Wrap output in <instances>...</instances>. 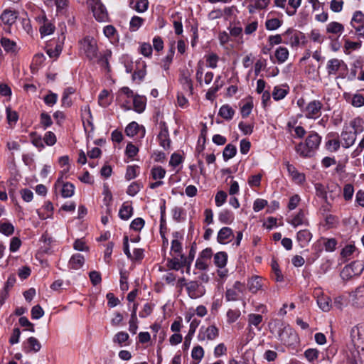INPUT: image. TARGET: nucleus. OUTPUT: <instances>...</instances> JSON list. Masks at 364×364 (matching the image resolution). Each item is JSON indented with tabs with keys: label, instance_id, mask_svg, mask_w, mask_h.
Masks as SVG:
<instances>
[{
	"label": "nucleus",
	"instance_id": "nucleus-45",
	"mask_svg": "<svg viewBox=\"0 0 364 364\" xmlns=\"http://www.w3.org/2000/svg\"><path fill=\"white\" fill-rule=\"evenodd\" d=\"M144 22V19L143 18L137 16H133L129 22V30L132 32L138 31Z\"/></svg>",
	"mask_w": 364,
	"mask_h": 364
},
{
	"label": "nucleus",
	"instance_id": "nucleus-6",
	"mask_svg": "<svg viewBox=\"0 0 364 364\" xmlns=\"http://www.w3.org/2000/svg\"><path fill=\"white\" fill-rule=\"evenodd\" d=\"M323 107L320 100H314L306 105L303 112L307 119H316L321 117Z\"/></svg>",
	"mask_w": 364,
	"mask_h": 364
},
{
	"label": "nucleus",
	"instance_id": "nucleus-53",
	"mask_svg": "<svg viewBox=\"0 0 364 364\" xmlns=\"http://www.w3.org/2000/svg\"><path fill=\"white\" fill-rule=\"evenodd\" d=\"M43 210L46 211V213H41L38 212V215L41 219L45 220L46 218H50L53 215V206L51 202L48 201L46 202L43 205Z\"/></svg>",
	"mask_w": 364,
	"mask_h": 364
},
{
	"label": "nucleus",
	"instance_id": "nucleus-44",
	"mask_svg": "<svg viewBox=\"0 0 364 364\" xmlns=\"http://www.w3.org/2000/svg\"><path fill=\"white\" fill-rule=\"evenodd\" d=\"M233 219L232 213L228 210H223L218 215V220L223 224H230Z\"/></svg>",
	"mask_w": 364,
	"mask_h": 364
},
{
	"label": "nucleus",
	"instance_id": "nucleus-42",
	"mask_svg": "<svg viewBox=\"0 0 364 364\" xmlns=\"http://www.w3.org/2000/svg\"><path fill=\"white\" fill-rule=\"evenodd\" d=\"M331 300L330 297L327 296H322L320 297H318L317 299V304L318 306L323 311H328L331 309Z\"/></svg>",
	"mask_w": 364,
	"mask_h": 364
},
{
	"label": "nucleus",
	"instance_id": "nucleus-35",
	"mask_svg": "<svg viewBox=\"0 0 364 364\" xmlns=\"http://www.w3.org/2000/svg\"><path fill=\"white\" fill-rule=\"evenodd\" d=\"M274 56L278 63H283L288 59L289 50L285 47L279 46L275 50Z\"/></svg>",
	"mask_w": 364,
	"mask_h": 364
},
{
	"label": "nucleus",
	"instance_id": "nucleus-56",
	"mask_svg": "<svg viewBox=\"0 0 364 364\" xmlns=\"http://www.w3.org/2000/svg\"><path fill=\"white\" fill-rule=\"evenodd\" d=\"M319 351L316 348H309L305 350L304 356L309 362H314L318 358Z\"/></svg>",
	"mask_w": 364,
	"mask_h": 364
},
{
	"label": "nucleus",
	"instance_id": "nucleus-7",
	"mask_svg": "<svg viewBox=\"0 0 364 364\" xmlns=\"http://www.w3.org/2000/svg\"><path fill=\"white\" fill-rule=\"evenodd\" d=\"M219 336V329L215 325L208 327L201 326L199 329L197 338L200 342L213 341Z\"/></svg>",
	"mask_w": 364,
	"mask_h": 364
},
{
	"label": "nucleus",
	"instance_id": "nucleus-64",
	"mask_svg": "<svg viewBox=\"0 0 364 364\" xmlns=\"http://www.w3.org/2000/svg\"><path fill=\"white\" fill-rule=\"evenodd\" d=\"M58 95L53 93L52 92H49L48 95H46L43 97L44 102L49 107H53L57 102Z\"/></svg>",
	"mask_w": 364,
	"mask_h": 364
},
{
	"label": "nucleus",
	"instance_id": "nucleus-40",
	"mask_svg": "<svg viewBox=\"0 0 364 364\" xmlns=\"http://www.w3.org/2000/svg\"><path fill=\"white\" fill-rule=\"evenodd\" d=\"M29 136L33 146L40 150L44 149L45 145L43 138H42L41 135L38 134L36 132H31Z\"/></svg>",
	"mask_w": 364,
	"mask_h": 364
},
{
	"label": "nucleus",
	"instance_id": "nucleus-4",
	"mask_svg": "<svg viewBox=\"0 0 364 364\" xmlns=\"http://www.w3.org/2000/svg\"><path fill=\"white\" fill-rule=\"evenodd\" d=\"M80 53L84 55L90 60L98 58L97 41L91 36H85L79 41Z\"/></svg>",
	"mask_w": 364,
	"mask_h": 364
},
{
	"label": "nucleus",
	"instance_id": "nucleus-34",
	"mask_svg": "<svg viewBox=\"0 0 364 364\" xmlns=\"http://www.w3.org/2000/svg\"><path fill=\"white\" fill-rule=\"evenodd\" d=\"M129 338V334L125 331H119L113 337V343L119 346H128L129 343H125Z\"/></svg>",
	"mask_w": 364,
	"mask_h": 364
},
{
	"label": "nucleus",
	"instance_id": "nucleus-57",
	"mask_svg": "<svg viewBox=\"0 0 364 364\" xmlns=\"http://www.w3.org/2000/svg\"><path fill=\"white\" fill-rule=\"evenodd\" d=\"M241 313L239 309H229L227 312V321L228 323L235 322L240 316Z\"/></svg>",
	"mask_w": 364,
	"mask_h": 364
},
{
	"label": "nucleus",
	"instance_id": "nucleus-60",
	"mask_svg": "<svg viewBox=\"0 0 364 364\" xmlns=\"http://www.w3.org/2000/svg\"><path fill=\"white\" fill-rule=\"evenodd\" d=\"M40 122L45 129L50 127L53 124L51 117L46 112H42L41 114Z\"/></svg>",
	"mask_w": 364,
	"mask_h": 364
},
{
	"label": "nucleus",
	"instance_id": "nucleus-10",
	"mask_svg": "<svg viewBox=\"0 0 364 364\" xmlns=\"http://www.w3.org/2000/svg\"><path fill=\"white\" fill-rule=\"evenodd\" d=\"M245 289V284L239 281H236L231 287L227 288L225 294V299L228 301H237Z\"/></svg>",
	"mask_w": 364,
	"mask_h": 364
},
{
	"label": "nucleus",
	"instance_id": "nucleus-47",
	"mask_svg": "<svg viewBox=\"0 0 364 364\" xmlns=\"http://www.w3.org/2000/svg\"><path fill=\"white\" fill-rule=\"evenodd\" d=\"M282 20L277 18L267 19L265 22L266 29L268 31H274L279 28L282 25Z\"/></svg>",
	"mask_w": 364,
	"mask_h": 364
},
{
	"label": "nucleus",
	"instance_id": "nucleus-50",
	"mask_svg": "<svg viewBox=\"0 0 364 364\" xmlns=\"http://www.w3.org/2000/svg\"><path fill=\"white\" fill-rule=\"evenodd\" d=\"M75 192V186L73 183L67 182L63 184L61 195L63 198H70L73 196Z\"/></svg>",
	"mask_w": 364,
	"mask_h": 364
},
{
	"label": "nucleus",
	"instance_id": "nucleus-46",
	"mask_svg": "<svg viewBox=\"0 0 364 364\" xmlns=\"http://www.w3.org/2000/svg\"><path fill=\"white\" fill-rule=\"evenodd\" d=\"M363 120L360 117H356L350 122V127L353 129V132L356 134L361 133L363 129Z\"/></svg>",
	"mask_w": 364,
	"mask_h": 364
},
{
	"label": "nucleus",
	"instance_id": "nucleus-61",
	"mask_svg": "<svg viewBox=\"0 0 364 364\" xmlns=\"http://www.w3.org/2000/svg\"><path fill=\"white\" fill-rule=\"evenodd\" d=\"M315 188L316 196L319 198H323L324 200V202H326V200H328V196L325 186H323L321 183H316L315 185Z\"/></svg>",
	"mask_w": 364,
	"mask_h": 364
},
{
	"label": "nucleus",
	"instance_id": "nucleus-62",
	"mask_svg": "<svg viewBox=\"0 0 364 364\" xmlns=\"http://www.w3.org/2000/svg\"><path fill=\"white\" fill-rule=\"evenodd\" d=\"M271 266H272V271H273L274 277H275L274 279L277 282H282L284 280V277H283L281 270L279 269L278 263L276 261L273 260L272 262Z\"/></svg>",
	"mask_w": 364,
	"mask_h": 364
},
{
	"label": "nucleus",
	"instance_id": "nucleus-26",
	"mask_svg": "<svg viewBox=\"0 0 364 364\" xmlns=\"http://www.w3.org/2000/svg\"><path fill=\"white\" fill-rule=\"evenodd\" d=\"M85 263V257L80 253L73 255L69 260L68 265L71 269H79Z\"/></svg>",
	"mask_w": 364,
	"mask_h": 364
},
{
	"label": "nucleus",
	"instance_id": "nucleus-29",
	"mask_svg": "<svg viewBox=\"0 0 364 364\" xmlns=\"http://www.w3.org/2000/svg\"><path fill=\"white\" fill-rule=\"evenodd\" d=\"M343 31L344 26H343V24L336 21H332L328 23L326 26L327 33H331L340 36L343 32Z\"/></svg>",
	"mask_w": 364,
	"mask_h": 364
},
{
	"label": "nucleus",
	"instance_id": "nucleus-11",
	"mask_svg": "<svg viewBox=\"0 0 364 364\" xmlns=\"http://www.w3.org/2000/svg\"><path fill=\"white\" fill-rule=\"evenodd\" d=\"M350 25L359 38H364V14L362 11H357L353 14Z\"/></svg>",
	"mask_w": 364,
	"mask_h": 364
},
{
	"label": "nucleus",
	"instance_id": "nucleus-3",
	"mask_svg": "<svg viewBox=\"0 0 364 364\" xmlns=\"http://www.w3.org/2000/svg\"><path fill=\"white\" fill-rule=\"evenodd\" d=\"M272 331L276 332L279 339L284 344L291 345L297 338L295 331L289 325L280 321L274 323Z\"/></svg>",
	"mask_w": 364,
	"mask_h": 364
},
{
	"label": "nucleus",
	"instance_id": "nucleus-63",
	"mask_svg": "<svg viewBox=\"0 0 364 364\" xmlns=\"http://www.w3.org/2000/svg\"><path fill=\"white\" fill-rule=\"evenodd\" d=\"M144 220L141 218H137L132 221L130 228L135 231H140L144 228Z\"/></svg>",
	"mask_w": 364,
	"mask_h": 364
},
{
	"label": "nucleus",
	"instance_id": "nucleus-37",
	"mask_svg": "<svg viewBox=\"0 0 364 364\" xmlns=\"http://www.w3.org/2000/svg\"><path fill=\"white\" fill-rule=\"evenodd\" d=\"M237 153V148L235 145L228 144L225 147L223 152V157L224 161H227L229 159L233 158Z\"/></svg>",
	"mask_w": 364,
	"mask_h": 364
},
{
	"label": "nucleus",
	"instance_id": "nucleus-19",
	"mask_svg": "<svg viewBox=\"0 0 364 364\" xmlns=\"http://www.w3.org/2000/svg\"><path fill=\"white\" fill-rule=\"evenodd\" d=\"M179 82L182 85L184 93L188 95H191L193 94V87L190 75L184 71L182 72L181 73Z\"/></svg>",
	"mask_w": 364,
	"mask_h": 364
},
{
	"label": "nucleus",
	"instance_id": "nucleus-20",
	"mask_svg": "<svg viewBox=\"0 0 364 364\" xmlns=\"http://www.w3.org/2000/svg\"><path fill=\"white\" fill-rule=\"evenodd\" d=\"M18 18V13L11 9H5L1 14L0 18L5 25H13Z\"/></svg>",
	"mask_w": 364,
	"mask_h": 364
},
{
	"label": "nucleus",
	"instance_id": "nucleus-28",
	"mask_svg": "<svg viewBox=\"0 0 364 364\" xmlns=\"http://www.w3.org/2000/svg\"><path fill=\"white\" fill-rule=\"evenodd\" d=\"M27 346L24 347V351L26 353H37L41 348V344L38 340L35 337H30L27 339Z\"/></svg>",
	"mask_w": 364,
	"mask_h": 364
},
{
	"label": "nucleus",
	"instance_id": "nucleus-27",
	"mask_svg": "<svg viewBox=\"0 0 364 364\" xmlns=\"http://www.w3.org/2000/svg\"><path fill=\"white\" fill-rule=\"evenodd\" d=\"M289 223L296 228L301 225H308L309 221L306 218L304 211L303 210H299V211L292 218Z\"/></svg>",
	"mask_w": 364,
	"mask_h": 364
},
{
	"label": "nucleus",
	"instance_id": "nucleus-39",
	"mask_svg": "<svg viewBox=\"0 0 364 364\" xmlns=\"http://www.w3.org/2000/svg\"><path fill=\"white\" fill-rule=\"evenodd\" d=\"M166 267L169 269L178 271L182 268L181 263L179 261L178 256L174 255L172 257L166 259Z\"/></svg>",
	"mask_w": 364,
	"mask_h": 364
},
{
	"label": "nucleus",
	"instance_id": "nucleus-25",
	"mask_svg": "<svg viewBox=\"0 0 364 364\" xmlns=\"http://www.w3.org/2000/svg\"><path fill=\"white\" fill-rule=\"evenodd\" d=\"M146 105V98L144 96L136 95L133 97L134 109L138 113H141L145 110Z\"/></svg>",
	"mask_w": 364,
	"mask_h": 364
},
{
	"label": "nucleus",
	"instance_id": "nucleus-38",
	"mask_svg": "<svg viewBox=\"0 0 364 364\" xmlns=\"http://www.w3.org/2000/svg\"><path fill=\"white\" fill-rule=\"evenodd\" d=\"M0 232L6 235H11L14 232V225L4 220H0Z\"/></svg>",
	"mask_w": 364,
	"mask_h": 364
},
{
	"label": "nucleus",
	"instance_id": "nucleus-32",
	"mask_svg": "<svg viewBox=\"0 0 364 364\" xmlns=\"http://www.w3.org/2000/svg\"><path fill=\"white\" fill-rule=\"evenodd\" d=\"M343 61L337 58L331 59L327 63V72L328 75H336Z\"/></svg>",
	"mask_w": 364,
	"mask_h": 364
},
{
	"label": "nucleus",
	"instance_id": "nucleus-58",
	"mask_svg": "<svg viewBox=\"0 0 364 364\" xmlns=\"http://www.w3.org/2000/svg\"><path fill=\"white\" fill-rule=\"evenodd\" d=\"M108 96L109 92L107 90H103L101 91L98 97V102L100 106L106 107L109 105L110 101L108 99Z\"/></svg>",
	"mask_w": 364,
	"mask_h": 364
},
{
	"label": "nucleus",
	"instance_id": "nucleus-17",
	"mask_svg": "<svg viewBox=\"0 0 364 364\" xmlns=\"http://www.w3.org/2000/svg\"><path fill=\"white\" fill-rule=\"evenodd\" d=\"M247 285L251 293L257 294L259 291L263 289V279L257 275L252 276L247 279Z\"/></svg>",
	"mask_w": 364,
	"mask_h": 364
},
{
	"label": "nucleus",
	"instance_id": "nucleus-59",
	"mask_svg": "<svg viewBox=\"0 0 364 364\" xmlns=\"http://www.w3.org/2000/svg\"><path fill=\"white\" fill-rule=\"evenodd\" d=\"M364 92V89L362 90ZM351 105L355 107H360L364 105V94L356 93L352 97Z\"/></svg>",
	"mask_w": 364,
	"mask_h": 364
},
{
	"label": "nucleus",
	"instance_id": "nucleus-22",
	"mask_svg": "<svg viewBox=\"0 0 364 364\" xmlns=\"http://www.w3.org/2000/svg\"><path fill=\"white\" fill-rule=\"evenodd\" d=\"M312 238V234L309 230H301L297 232L296 240L301 247H306Z\"/></svg>",
	"mask_w": 364,
	"mask_h": 364
},
{
	"label": "nucleus",
	"instance_id": "nucleus-51",
	"mask_svg": "<svg viewBox=\"0 0 364 364\" xmlns=\"http://www.w3.org/2000/svg\"><path fill=\"white\" fill-rule=\"evenodd\" d=\"M151 175L154 180L162 179L166 175V170L161 166H154L151 170Z\"/></svg>",
	"mask_w": 364,
	"mask_h": 364
},
{
	"label": "nucleus",
	"instance_id": "nucleus-15",
	"mask_svg": "<svg viewBox=\"0 0 364 364\" xmlns=\"http://www.w3.org/2000/svg\"><path fill=\"white\" fill-rule=\"evenodd\" d=\"M357 134L350 129L348 126H344L341 134L342 146L348 149L353 146L356 140Z\"/></svg>",
	"mask_w": 364,
	"mask_h": 364
},
{
	"label": "nucleus",
	"instance_id": "nucleus-52",
	"mask_svg": "<svg viewBox=\"0 0 364 364\" xmlns=\"http://www.w3.org/2000/svg\"><path fill=\"white\" fill-rule=\"evenodd\" d=\"M191 357L199 363L204 357V350L200 346H194L191 351Z\"/></svg>",
	"mask_w": 364,
	"mask_h": 364
},
{
	"label": "nucleus",
	"instance_id": "nucleus-43",
	"mask_svg": "<svg viewBox=\"0 0 364 364\" xmlns=\"http://www.w3.org/2000/svg\"><path fill=\"white\" fill-rule=\"evenodd\" d=\"M288 94V90L280 86H275L272 92V97L274 100L278 101L284 99Z\"/></svg>",
	"mask_w": 364,
	"mask_h": 364
},
{
	"label": "nucleus",
	"instance_id": "nucleus-13",
	"mask_svg": "<svg viewBox=\"0 0 364 364\" xmlns=\"http://www.w3.org/2000/svg\"><path fill=\"white\" fill-rule=\"evenodd\" d=\"M172 237L170 255L174 256L177 254H181L183 251L182 241L183 240V233L180 231H175L172 233Z\"/></svg>",
	"mask_w": 364,
	"mask_h": 364
},
{
	"label": "nucleus",
	"instance_id": "nucleus-16",
	"mask_svg": "<svg viewBox=\"0 0 364 364\" xmlns=\"http://www.w3.org/2000/svg\"><path fill=\"white\" fill-rule=\"evenodd\" d=\"M284 165L287 167L289 175L295 183L302 184L306 181L305 174L299 172L294 165L289 164V161H285Z\"/></svg>",
	"mask_w": 364,
	"mask_h": 364
},
{
	"label": "nucleus",
	"instance_id": "nucleus-36",
	"mask_svg": "<svg viewBox=\"0 0 364 364\" xmlns=\"http://www.w3.org/2000/svg\"><path fill=\"white\" fill-rule=\"evenodd\" d=\"M174 53L175 47L173 44H171L166 56L162 60V67L165 70H168L169 69L170 65L173 58Z\"/></svg>",
	"mask_w": 364,
	"mask_h": 364
},
{
	"label": "nucleus",
	"instance_id": "nucleus-8",
	"mask_svg": "<svg viewBox=\"0 0 364 364\" xmlns=\"http://www.w3.org/2000/svg\"><path fill=\"white\" fill-rule=\"evenodd\" d=\"M89 4L97 21L105 22L108 20L107 9L100 0H90Z\"/></svg>",
	"mask_w": 364,
	"mask_h": 364
},
{
	"label": "nucleus",
	"instance_id": "nucleus-31",
	"mask_svg": "<svg viewBox=\"0 0 364 364\" xmlns=\"http://www.w3.org/2000/svg\"><path fill=\"white\" fill-rule=\"evenodd\" d=\"M228 262V254L225 252H218L214 255V264L220 268H224Z\"/></svg>",
	"mask_w": 364,
	"mask_h": 364
},
{
	"label": "nucleus",
	"instance_id": "nucleus-30",
	"mask_svg": "<svg viewBox=\"0 0 364 364\" xmlns=\"http://www.w3.org/2000/svg\"><path fill=\"white\" fill-rule=\"evenodd\" d=\"M235 113V111L232 107L229 105H224L220 108L218 115L224 119L230 121L233 118Z\"/></svg>",
	"mask_w": 364,
	"mask_h": 364
},
{
	"label": "nucleus",
	"instance_id": "nucleus-9",
	"mask_svg": "<svg viewBox=\"0 0 364 364\" xmlns=\"http://www.w3.org/2000/svg\"><path fill=\"white\" fill-rule=\"evenodd\" d=\"M205 291V288L200 282L197 280L188 281L186 292L191 299H196L202 297Z\"/></svg>",
	"mask_w": 364,
	"mask_h": 364
},
{
	"label": "nucleus",
	"instance_id": "nucleus-41",
	"mask_svg": "<svg viewBox=\"0 0 364 364\" xmlns=\"http://www.w3.org/2000/svg\"><path fill=\"white\" fill-rule=\"evenodd\" d=\"M362 46L361 41H351L349 39L345 40L344 43V52L348 54L350 50H355L360 48Z\"/></svg>",
	"mask_w": 364,
	"mask_h": 364
},
{
	"label": "nucleus",
	"instance_id": "nucleus-49",
	"mask_svg": "<svg viewBox=\"0 0 364 364\" xmlns=\"http://www.w3.org/2000/svg\"><path fill=\"white\" fill-rule=\"evenodd\" d=\"M223 83H218L214 82V85L206 92L205 97L207 100L213 101L215 98L216 92L223 87Z\"/></svg>",
	"mask_w": 364,
	"mask_h": 364
},
{
	"label": "nucleus",
	"instance_id": "nucleus-18",
	"mask_svg": "<svg viewBox=\"0 0 364 364\" xmlns=\"http://www.w3.org/2000/svg\"><path fill=\"white\" fill-rule=\"evenodd\" d=\"M284 37H287V40L284 43L289 44L291 47H296L300 44L299 32L293 30L292 28L287 29L284 33Z\"/></svg>",
	"mask_w": 364,
	"mask_h": 364
},
{
	"label": "nucleus",
	"instance_id": "nucleus-23",
	"mask_svg": "<svg viewBox=\"0 0 364 364\" xmlns=\"http://www.w3.org/2000/svg\"><path fill=\"white\" fill-rule=\"evenodd\" d=\"M0 43L4 50L7 53H14L17 52L18 48L16 41L3 36L0 39Z\"/></svg>",
	"mask_w": 364,
	"mask_h": 364
},
{
	"label": "nucleus",
	"instance_id": "nucleus-48",
	"mask_svg": "<svg viewBox=\"0 0 364 364\" xmlns=\"http://www.w3.org/2000/svg\"><path fill=\"white\" fill-rule=\"evenodd\" d=\"M140 130V126L136 122H130L125 128V133L128 136H134Z\"/></svg>",
	"mask_w": 364,
	"mask_h": 364
},
{
	"label": "nucleus",
	"instance_id": "nucleus-14",
	"mask_svg": "<svg viewBox=\"0 0 364 364\" xmlns=\"http://www.w3.org/2000/svg\"><path fill=\"white\" fill-rule=\"evenodd\" d=\"M350 300L353 306L364 307V284L358 286L355 291L350 294Z\"/></svg>",
	"mask_w": 364,
	"mask_h": 364
},
{
	"label": "nucleus",
	"instance_id": "nucleus-5",
	"mask_svg": "<svg viewBox=\"0 0 364 364\" xmlns=\"http://www.w3.org/2000/svg\"><path fill=\"white\" fill-rule=\"evenodd\" d=\"M364 270V262L361 260H357L345 266L341 272L342 279L348 281L355 277L361 274Z\"/></svg>",
	"mask_w": 364,
	"mask_h": 364
},
{
	"label": "nucleus",
	"instance_id": "nucleus-55",
	"mask_svg": "<svg viewBox=\"0 0 364 364\" xmlns=\"http://www.w3.org/2000/svg\"><path fill=\"white\" fill-rule=\"evenodd\" d=\"M6 118L8 123L10 126L15 125L18 121V115L16 111L12 110L11 108H6Z\"/></svg>",
	"mask_w": 364,
	"mask_h": 364
},
{
	"label": "nucleus",
	"instance_id": "nucleus-24",
	"mask_svg": "<svg viewBox=\"0 0 364 364\" xmlns=\"http://www.w3.org/2000/svg\"><path fill=\"white\" fill-rule=\"evenodd\" d=\"M132 215L133 208L131 203L128 201L123 203L119 211V218L124 220H127Z\"/></svg>",
	"mask_w": 364,
	"mask_h": 364
},
{
	"label": "nucleus",
	"instance_id": "nucleus-2",
	"mask_svg": "<svg viewBox=\"0 0 364 364\" xmlns=\"http://www.w3.org/2000/svg\"><path fill=\"white\" fill-rule=\"evenodd\" d=\"M321 137L316 132H311L305 142H300L295 147L296 152L302 158H311L315 155L321 144Z\"/></svg>",
	"mask_w": 364,
	"mask_h": 364
},
{
	"label": "nucleus",
	"instance_id": "nucleus-21",
	"mask_svg": "<svg viewBox=\"0 0 364 364\" xmlns=\"http://www.w3.org/2000/svg\"><path fill=\"white\" fill-rule=\"evenodd\" d=\"M136 65L137 67L132 74V80L134 81L138 80V83H140L144 79L146 74V65L144 61L137 63Z\"/></svg>",
	"mask_w": 364,
	"mask_h": 364
},
{
	"label": "nucleus",
	"instance_id": "nucleus-12",
	"mask_svg": "<svg viewBox=\"0 0 364 364\" xmlns=\"http://www.w3.org/2000/svg\"><path fill=\"white\" fill-rule=\"evenodd\" d=\"M160 132L158 134L159 144L164 149H168L171 147V139L169 137L168 129L165 122H161L159 124Z\"/></svg>",
	"mask_w": 364,
	"mask_h": 364
},
{
	"label": "nucleus",
	"instance_id": "nucleus-33",
	"mask_svg": "<svg viewBox=\"0 0 364 364\" xmlns=\"http://www.w3.org/2000/svg\"><path fill=\"white\" fill-rule=\"evenodd\" d=\"M232 234L233 232L230 228L223 227L218 233L217 240L219 243L223 244L232 235Z\"/></svg>",
	"mask_w": 364,
	"mask_h": 364
},
{
	"label": "nucleus",
	"instance_id": "nucleus-54",
	"mask_svg": "<svg viewBox=\"0 0 364 364\" xmlns=\"http://www.w3.org/2000/svg\"><path fill=\"white\" fill-rule=\"evenodd\" d=\"M62 50H63L62 44L58 43L55 45L54 48H48L46 50V53L50 58L56 59L61 53Z\"/></svg>",
	"mask_w": 364,
	"mask_h": 364
},
{
	"label": "nucleus",
	"instance_id": "nucleus-1",
	"mask_svg": "<svg viewBox=\"0 0 364 364\" xmlns=\"http://www.w3.org/2000/svg\"><path fill=\"white\" fill-rule=\"evenodd\" d=\"M350 337L354 349H349L346 352V364H364L360 353V350H364V324L360 323L353 326L350 330Z\"/></svg>",
	"mask_w": 364,
	"mask_h": 364
}]
</instances>
